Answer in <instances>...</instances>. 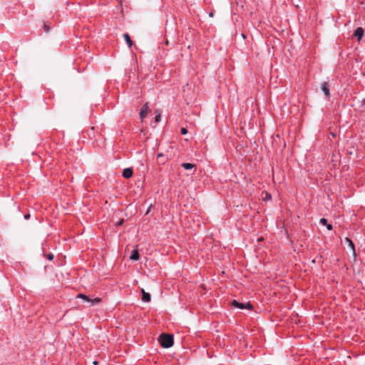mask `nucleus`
Listing matches in <instances>:
<instances>
[{
  "label": "nucleus",
  "instance_id": "obj_21",
  "mask_svg": "<svg viewBox=\"0 0 365 365\" xmlns=\"http://www.w3.org/2000/svg\"><path fill=\"white\" fill-rule=\"evenodd\" d=\"M24 217H25V219H29V218L30 217V215H29V214L26 215L24 216Z\"/></svg>",
  "mask_w": 365,
  "mask_h": 365
},
{
  "label": "nucleus",
  "instance_id": "obj_22",
  "mask_svg": "<svg viewBox=\"0 0 365 365\" xmlns=\"http://www.w3.org/2000/svg\"><path fill=\"white\" fill-rule=\"evenodd\" d=\"M93 364H94V365H97V364H98V361H93Z\"/></svg>",
  "mask_w": 365,
  "mask_h": 365
},
{
  "label": "nucleus",
  "instance_id": "obj_6",
  "mask_svg": "<svg viewBox=\"0 0 365 365\" xmlns=\"http://www.w3.org/2000/svg\"><path fill=\"white\" fill-rule=\"evenodd\" d=\"M133 174V171L132 168H125L123 171V176L127 179L132 177Z\"/></svg>",
  "mask_w": 365,
  "mask_h": 365
},
{
  "label": "nucleus",
  "instance_id": "obj_17",
  "mask_svg": "<svg viewBox=\"0 0 365 365\" xmlns=\"http://www.w3.org/2000/svg\"><path fill=\"white\" fill-rule=\"evenodd\" d=\"M187 133V129L185 128H181V134L185 135Z\"/></svg>",
  "mask_w": 365,
  "mask_h": 365
},
{
  "label": "nucleus",
  "instance_id": "obj_3",
  "mask_svg": "<svg viewBox=\"0 0 365 365\" xmlns=\"http://www.w3.org/2000/svg\"><path fill=\"white\" fill-rule=\"evenodd\" d=\"M321 88H322V91H323V93H324V96H326V98H329V94H330L329 83L327 82L322 83Z\"/></svg>",
  "mask_w": 365,
  "mask_h": 365
},
{
  "label": "nucleus",
  "instance_id": "obj_20",
  "mask_svg": "<svg viewBox=\"0 0 365 365\" xmlns=\"http://www.w3.org/2000/svg\"><path fill=\"white\" fill-rule=\"evenodd\" d=\"M47 258L49 259V260H52L53 259V254H49L47 257Z\"/></svg>",
  "mask_w": 365,
  "mask_h": 365
},
{
  "label": "nucleus",
  "instance_id": "obj_13",
  "mask_svg": "<svg viewBox=\"0 0 365 365\" xmlns=\"http://www.w3.org/2000/svg\"><path fill=\"white\" fill-rule=\"evenodd\" d=\"M100 302H101V299L97 297L93 299H90L89 302L91 303V305H94V304H98Z\"/></svg>",
  "mask_w": 365,
  "mask_h": 365
},
{
  "label": "nucleus",
  "instance_id": "obj_1",
  "mask_svg": "<svg viewBox=\"0 0 365 365\" xmlns=\"http://www.w3.org/2000/svg\"><path fill=\"white\" fill-rule=\"evenodd\" d=\"M159 342L163 348H170L174 343L173 336L170 334H162L159 336Z\"/></svg>",
  "mask_w": 365,
  "mask_h": 365
},
{
  "label": "nucleus",
  "instance_id": "obj_12",
  "mask_svg": "<svg viewBox=\"0 0 365 365\" xmlns=\"http://www.w3.org/2000/svg\"><path fill=\"white\" fill-rule=\"evenodd\" d=\"M78 298H80V299H84L85 301L89 302H90V298L84 294H78V296H77Z\"/></svg>",
  "mask_w": 365,
  "mask_h": 365
},
{
  "label": "nucleus",
  "instance_id": "obj_5",
  "mask_svg": "<svg viewBox=\"0 0 365 365\" xmlns=\"http://www.w3.org/2000/svg\"><path fill=\"white\" fill-rule=\"evenodd\" d=\"M148 104L145 103L143 106V107L141 108L140 109V118L143 120L144 118H145V116L147 115L148 114Z\"/></svg>",
  "mask_w": 365,
  "mask_h": 365
},
{
  "label": "nucleus",
  "instance_id": "obj_7",
  "mask_svg": "<svg viewBox=\"0 0 365 365\" xmlns=\"http://www.w3.org/2000/svg\"><path fill=\"white\" fill-rule=\"evenodd\" d=\"M142 300L144 302H149L151 299L150 294L148 292H145L143 289H142Z\"/></svg>",
  "mask_w": 365,
  "mask_h": 365
},
{
  "label": "nucleus",
  "instance_id": "obj_4",
  "mask_svg": "<svg viewBox=\"0 0 365 365\" xmlns=\"http://www.w3.org/2000/svg\"><path fill=\"white\" fill-rule=\"evenodd\" d=\"M364 36V29L361 27L356 28L353 34V36L356 37L359 41Z\"/></svg>",
  "mask_w": 365,
  "mask_h": 365
},
{
  "label": "nucleus",
  "instance_id": "obj_10",
  "mask_svg": "<svg viewBox=\"0 0 365 365\" xmlns=\"http://www.w3.org/2000/svg\"><path fill=\"white\" fill-rule=\"evenodd\" d=\"M123 37H124V39L125 41H126L128 46L129 48H131V46H133V41L129 36L128 34H123Z\"/></svg>",
  "mask_w": 365,
  "mask_h": 365
},
{
  "label": "nucleus",
  "instance_id": "obj_19",
  "mask_svg": "<svg viewBox=\"0 0 365 365\" xmlns=\"http://www.w3.org/2000/svg\"><path fill=\"white\" fill-rule=\"evenodd\" d=\"M326 226L328 230H332V225L331 224H327Z\"/></svg>",
  "mask_w": 365,
  "mask_h": 365
},
{
  "label": "nucleus",
  "instance_id": "obj_2",
  "mask_svg": "<svg viewBox=\"0 0 365 365\" xmlns=\"http://www.w3.org/2000/svg\"><path fill=\"white\" fill-rule=\"evenodd\" d=\"M232 305L238 309H251L252 308V306L250 302L242 303V302H239L236 300H233Z\"/></svg>",
  "mask_w": 365,
  "mask_h": 365
},
{
  "label": "nucleus",
  "instance_id": "obj_16",
  "mask_svg": "<svg viewBox=\"0 0 365 365\" xmlns=\"http://www.w3.org/2000/svg\"><path fill=\"white\" fill-rule=\"evenodd\" d=\"M319 222H320V224H322L323 225H327V220L325 218H321L319 220Z\"/></svg>",
  "mask_w": 365,
  "mask_h": 365
},
{
  "label": "nucleus",
  "instance_id": "obj_8",
  "mask_svg": "<svg viewBox=\"0 0 365 365\" xmlns=\"http://www.w3.org/2000/svg\"><path fill=\"white\" fill-rule=\"evenodd\" d=\"M158 163L161 165H164L167 162V158H165L163 153H158L157 155Z\"/></svg>",
  "mask_w": 365,
  "mask_h": 365
},
{
  "label": "nucleus",
  "instance_id": "obj_9",
  "mask_svg": "<svg viewBox=\"0 0 365 365\" xmlns=\"http://www.w3.org/2000/svg\"><path fill=\"white\" fill-rule=\"evenodd\" d=\"M140 257L138 250H133L130 256V259L132 260H138Z\"/></svg>",
  "mask_w": 365,
  "mask_h": 365
},
{
  "label": "nucleus",
  "instance_id": "obj_15",
  "mask_svg": "<svg viewBox=\"0 0 365 365\" xmlns=\"http://www.w3.org/2000/svg\"><path fill=\"white\" fill-rule=\"evenodd\" d=\"M346 241L348 242L349 245V246L351 247V248L354 250V245L353 242H351V240H349V238H346Z\"/></svg>",
  "mask_w": 365,
  "mask_h": 365
},
{
  "label": "nucleus",
  "instance_id": "obj_11",
  "mask_svg": "<svg viewBox=\"0 0 365 365\" xmlns=\"http://www.w3.org/2000/svg\"><path fill=\"white\" fill-rule=\"evenodd\" d=\"M182 166L185 170H191L194 168V165L190 163H184L182 164Z\"/></svg>",
  "mask_w": 365,
  "mask_h": 365
},
{
  "label": "nucleus",
  "instance_id": "obj_14",
  "mask_svg": "<svg viewBox=\"0 0 365 365\" xmlns=\"http://www.w3.org/2000/svg\"><path fill=\"white\" fill-rule=\"evenodd\" d=\"M271 198H272L271 195L268 192H265V195L264 197V200H271Z\"/></svg>",
  "mask_w": 365,
  "mask_h": 365
},
{
  "label": "nucleus",
  "instance_id": "obj_18",
  "mask_svg": "<svg viewBox=\"0 0 365 365\" xmlns=\"http://www.w3.org/2000/svg\"><path fill=\"white\" fill-rule=\"evenodd\" d=\"M161 116L160 114H158L155 116V121L159 122L160 120Z\"/></svg>",
  "mask_w": 365,
  "mask_h": 365
}]
</instances>
